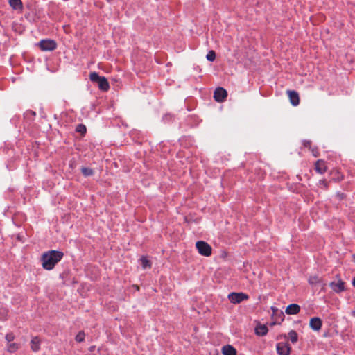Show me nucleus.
Listing matches in <instances>:
<instances>
[{
  "label": "nucleus",
  "mask_w": 355,
  "mask_h": 355,
  "mask_svg": "<svg viewBox=\"0 0 355 355\" xmlns=\"http://www.w3.org/2000/svg\"><path fill=\"white\" fill-rule=\"evenodd\" d=\"M63 255V252L58 250H49L44 252L41 257L43 268L47 270H52L62 259Z\"/></svg>",
  "instance_id": "nucleus-1"
},
{
  "label": "nucleus",
  "mask_w": 355,
  "mask_h": 355,
  "mask_svg": "<svg viewBox=\"0 0 355 355\" xmlns=\"http://www.w3.org/2000/svg\"><path fill=\"white\" fill-rule=\"evenodd\" d=\"M196 247L200 254L205 257H209L211 254L212 249L209 244L203 241H197Z\"/></svg>",
  "instance_id": "nucleus-2"
},
{
  "label": "nucleus",
  "mask_w": 355,
  "mask_h": 355,
  "mask_svg": "<svg viewBox=\"0 0 355 355\" xmlns=\"http://www.w3.org/2000/svg\"><path fill=\"white\" fill-rule=\"evenodd\" d=\"M229 300L233 304H239L248 299V295L243 293H231L228 295Z\"/></svg>",
  "instance_id": "nucleus-3"
},
{
  "label": "nucleus",
  "mask_w": 355,
  "mask_h": 355,
  "mask_svg": "<svg viewBox=\"0 0 355 355\" xmlns=\"http://www.w3.org/2000/svg\"><path fill=\"white\" fill-rule=\"evenodd\" d=\"M276 350L278 355H290L291 347L287 343H278Z\"/></svg>",
  "instance_id": "nucleus-4"
},
{
  "label": "nucleus",
  "mask_w": 355,
  "mask_h": 355,
  "mask_svg": "<svg viewBox=\"0 0 355 355\" xmlns=\"http://www.w3.org/2000/svg\"><path fill=\"white\" fill-rule=\"evenodd\" d=\"M39 46L42 51H53L56 48V43L52 40H42Z\"/></svg>",
  "instance_id": "nucleus-5"
},
{
  "label": "nucleus",
  "mask_w": 355,
  "mask_h": 355,
  "mask_svg": "<svg viewBox=\"0 0 355 355\" xmlns=\"http://www.w3.org/2000/svg\"><path fill=\"white\" fill-rule=\"evenodd\" d=\"M227 92L223 87H218L216 89L214 93V98L216 101L218 103L223 102L227 98Z\"/></svg>",
  "instance_id": "nucleus-6"
},
{
  "label": "nucleus",
  "mask_w": 355,
  "mask_h": 355,
  "mask_svg": "<svg viewBox=\"0 0 355 355\" xmlns=\"http://www.w3.org/2000/svg\"><path fill=\"white\" fill-rule=\"evenodd\" d=\"M309 326L311 329L315 331H319L322 326V322L318 317H314L311 318L309 322Z\"/></svg>",
  "instance_id": "nucleus-7"
},
{
  "label": "nucleus",
  "mask_w": 355,
  "mask_h": 355,
  "mask_svg": "<svg viewBox=\"0 0 355 355\" xmlns=\"http://www.w3.org/2000/svg\"><path fill=\"white\" fill-rule=\"evenodd\" d=\"M288 97L291 101V103L293 106H297L299 105L300 98L298 94L295 91H288Z\"/></svg>",
  "instance_id": "nucleus-8"
},
{
  "label": "nucleus",
  "mask_w": 355,
  "mask_h": 355,
  "mask_svg": "<svg viewBox=\"0 0 355 355\" xmlns=\"http://www.w3.org/2000/svg\"><path fill=\"white\" fill-rule=\"evenodd\" d=\"M300 311V307L298 304H291L286 307L285 312L288 315H295L298 313Z\"/></svg>",
  "instance_id": "nucleus-9"
},
{
  "label": "nucleus",
  "mask_w": 355,
  "mask_h": 355,
  "mask_svg": "<svg viewBox=\"0 0 355 355\" xmlns=\"http://www.w3.org/2000/svg\"><path fill=\"white\" fill-rule=\"evenodd\" d=\"M97 83L98 88L103 92H107L110 88L107 80L103 76H101Z\"/></svg>",
  "instance_id": "nucleus-10"
},
{
  "label": "nucleus",
  "mask_w": 355,
  "mask_h": 355,
  "mask_svg": "<svg viewBox=\"0 0 355 355\" xmlns=\"http://www.w3.org/2000/svg\"><path fill=\"white\" fill-rule=\"evenodd\" d=\"M268 331V327L265 324H259L255 327V334L259 336H263Z\"/></svg>",
  "instance_id": "nucleus-11"
},
{
  "label": "nucleus",
  "mask_w": 355,
  "mask_h": 355,
  "mask_svg": "<svg viewBox=\"0 0 355 355\" xmlns=\"http://www.w3.org/2000/svg\"><path fill=\"white\" fill-rule=\"evenodd\" d=\"M330 286L336 293H339L345 290L344 282L342 281L331 282L330 284Z\"/></svg>",
  "instance_id": "nucleus-12"
},
{
  "label": "nucleus",
  "mask_w": 355,
  "mask_h": 355,
  "mask_svg": "<svg viewBox=\"0 0 355 355\" xmlns=\"http://www.w3.org/2000/svg\"><path fill=\"white\" fill-rule=\"evenodd\" d=\"M315 169L320 174L324 173L327 170L325 162L322 160H318L315 165Z\"/></svg>",
  "instance_id": "nucleus-13"
},
{
  "label": "nucleus",
  "mask_w": 355,
  "mask_h": 355,
  "mask_svg": "<svg viewBox=\"0 0 355 355\" xmlns=\"http://www.w3.org/2000/svg\"><path fill=\"white\" fill-rule=\"evenodd\" d=\"M222 353L223 355H236V349L230 345H226L222 348Z\"/></svg>",
  "instance_id": "nucleus-14"
},
{
  "label": "nucleus",
  "mask_w": 355,
  "mask_h": 355,
  "mask_svg": "<svg viewBox=\"0 0 355 355\" xmlns=\"http://www.w3.org/2000/svg\"><path fill=\"white\" fill-rule=\"evenodd\" d=\"M31 349L36 352H38L40 349V340L38 337H34L31 340Z\"/></svg>",
  "instance_id": "nucleus-15"
},
{
  "label": "nucleus",
  "mask_w": 355,
  "mask_h": 355,
  "mask_svg": "<svg viewBox=\"0 0 355 355\" xmlns=\"http://www.w3.org/2000/svg\"><path fill=\"white\" fill-rule=\"evenodd\" d=\"M10 6L15 10L22 8V3L21 0H9Z\"/></svg>",
  "instance_id": "nucleus-16"
},
{
  "label": "nucleus",
  "mask_w": 355,
  "mask_h": 355,
  "mask_svg": "<svg viewBox=\"0 0 355 355\" xmlns=\"http://www.w3.org/2000/svg\"><path fill=\"white\" fill-rule=\"evenodd\" d=\"M288 336L291 341L292 343H296L298 340V335L297 332L294 330H291L288 334Z\"/></svg>",
  "instance_id": "nucleus-17"
},
{
  "label": "nucleus",
  "mask_w": 355,
  "mask_h": 355,
  "mask_svg": "<svg viewBox=\"0 0 355 355\" xmlns=\"http://www.w3.org/2000/svg\"><path fill=\"white\" fill-rule=\"evenodd\" d=\"M82 173L85 176H90L93 175V170L90 168L83 167L81 168Z\"/></svg>",
  "instance_id": "nucleus-18"
},
{
  "label": "nucleus",
  "mask_w": 355,
  "mask_h": 355,
  "mask_svg": "<svg viewBox=\"0 0 355 355\" xmlns=\"http://www.w3.org/2000/svg\"><path fill=\"white\" fill-rule=\"evenodd\" d=\"M140 261H141V266L144 269H145L146 268H150V266H151L150 263L146 257H142L141 258Z\"/></svg>",
  "instance_id": "nucleus-19"
},
{
  "label": "nucleus",
  "mask_w": 355,
  "mask_h": 355,
  "mask_svg": "<svg viewBox=\"0 0 355 355\" xmlns=\"http://www.w3.org/2000/svg\"><path fill=\"white\" fill-rule=\"evenodd\" d=\"M101 78L96 72H92L89 75L91 81L98 83L99 79Z\"/></svg>",
  "instance_id": "nucleus-20"
},
{
  "label": "nucleus",
  "mask_w": 355,
  "mask_h": 355,
  "mask_svg": "<svg viewBox=\"0 0 355 355\" xmlns=\"http://www.w3.org/2000/svg\"><path fill=\"white\" fill-rule=\"evenodd\" d=\"M8 350L10 352H15L18 349V346L15 343H9L7 346Z\"/></svg>",
  "instance_id": "nucleus-21"
},
{
  "label": "nucleus",
  "mask_w": 355,
  "mask_h": 355,
  "mask_svg": "<svg viewBox=\"0 0 355 355\" xmlns=\"http://www.w3.org/2000/svg\"><path fill=\"white\" fill-rule=\"evenodd\" d=\"M76 340L78 343L83 342L85 340V333L80 331L76 336Z\"/></svg>",
  "instance_id": "nucleus-22"
},
{
  "label": "nucleus",
  "mask_w": 355,
  "mask_h": 355,
  "mask_svg": "<svg viewBox=\"0 0 355 355\" xmlns=\"http://www.w3.org/2000/svg\"><path fill=\"white\" fill-rule=\"evenodd\" d=\"M207 59L209 60V61H211V62H213L215 58H216V54H215V52L214 51H210L207 54V56H206Z\"/></svg>",
  "instance_id": "nucleus-23"
},
{
  "label": "nucleus",
  "mask_w": 355,
  "mask_h": 355,
  "mask_svg": "<svg viewBox=\"0 0 355 355\" xmlns=\"http://www.w3.org/2000/svg\"><path fill=\"white\" fill-rule=\"evenodd\" d=\"M319 282H320V279L317 276L311 277L309 279V284H312V285L318 283Z\"/></svg>",
  "instance_id": "nucleus-24"
},
{
  "label": "nucleus",
  "mask_w": 355,
  "mask_h": 355,
  "mask_svg": "<svg viewBox=\"0 0 355 355\" xmlns=\"http://www.w3.org/2000/svg\"><path fill=\"white\" fill-rule=\"evenodd\" d=\"M76 131L80 133L84 134L86 132V127L84 125L80 124L77 126Z\"/></svg>",
  "instance_id": "nucleus-25"
},
{
  "label": "nucleus",
  "mask_w": 355,
  "mask_h": 355,
  "mask_svg": "<svg viewBox=\"0 0 355 355\" xmlns=\"http://www.w3.org/2000/svg\"><path fill=\"white\" fill-rule=\"evenodd\" d=\"M14 338H15V336H14L13 334H12V333L8 334L6 336V340L8 341V343H12V341L14 340Z\"/></svg>",
  "instance_id": "nucleus-26"
},
{
  "label": "nucleus",
  "mask_w": 355,
  "mask_h": 355,
  "mask_svg": "<svg viewBox=\"0 0 355 355\" xmlns=\"http://www.w3.org/2000/svg\"><path fill=\"white\" fill-rule=\"evenodd\" d=\"M319 184L320 185H323L324 187H327V182H325V180H320Z\"/></svg>",
  "instance_id": "nucleus-27"
},
{
  "label": "nucleus",
  "mask_w": 355,
  "mask_h": 355,
  "mask_svg": "<svg viewBox=\"0 0 355 355\" xmlns=\"http://www.w3.org/2000/svg\"><path fill=\"white\" fill-rule=\"evenodd\" d=\"M271 309L272 310V311H273L274 313H275L276 311H278V309H277V308L273 307V306H272V307H271Z\"/></svg>",
  "instance_id": "nucleus-28"
},
{
  "label": "nucleus",
  "mask_w": 355,
  "mask_h": 355,
  "mask_svg": "<svg viewBox=\"0 0 355 355\" xmlns=\"http://www.w3.org/2000/svg\"><path fill=\"white\" fill-rule=\"evenodd\" d=\"M304 144L305 146H308V145L310 144V141H304Z\"/></svg>",
  "instance_id": "nucleus-29"
},
{
  "label": "nucleus",
  "mask_w": 355,
  "mask_h": 355,
  "mask_svg": "<svg viewBox=\"0 0 355 355\" xmlns=\"http://www.w3.org/2000/svg\"><path fill=\"white\" fill-rule=\"evenodd\" d=\"M352 285H353L354 287H355V277L352 279Z\"/></svg>",
  "instance_id": "nucleus-30"
},
{
  "label": "nucleus",
  "mask_w": 355,
  "mask_h": 355,
  "mask_svg": "<svg viewBox=\"0 0 355 355\" xmlns=\"http://www.w3.org/2000/svg\"><path fill=\"white\" fill-rule=\"evenodd\" d=\"M313 154L315 157H317L318 156V154L316 153H315V151L313 150Z\"/></svg>",
  "instance_id": "nucleus-31"
},
{
  "label": "nucleus",
  "mask_w": 355,
  "mask_h": 355,
  "mask_svg": "<svg viewBox=\"0 0 355 355\" xmlns=\"http://www.w3.org/2000/svg\"><path fill=\"white\" fill-rule=\"evenodd\" d=\"M282 337H283L284 338H287V336H286V334H285V335H284V336H282Z\"/></svg>",
  "instance_id": "nucleus-32"
},
{
  "label": "nucleus",
  "mask_w": 355,
  "mask_h": 355,
  "mask_svg": "<svg viewBox=\"0 0 355 355\" xmlns=\"http://www.w3.org/2000/svg\"><path fill=\"white\" fill-rule=\"evenodd\" d=\"M275 324H276V322H273L271 323V326L275 325Z\"/></svg>",
  "instance_id": "nucleus-33"
},
{
  "label": "nucleus",
  "mask_w": 355,
  "mask_h": 355,
  "mask_svg": "<svg viewBox=\"0 0 355 355\" xmlns=\"http://www.w3.org/2000/svg\"><path fill=\"white\" fill-rule=\"evenodd\" d=\"M280 315H281V316H282V317L284 316V315H283V313H282V312H281Z\"/></svg>",
  "instance_id": "nucleus-34"
}]
</instances>
